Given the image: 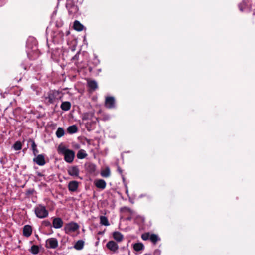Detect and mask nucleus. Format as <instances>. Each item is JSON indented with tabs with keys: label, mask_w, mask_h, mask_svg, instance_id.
Masks as SVG:
<instances>
[{
	"label": "nucleus",
	"mask_w": 255,
	"mask_h": 255,
	"mask_svg": "<svg viewBox=\"0 0 255 255\" xmlns=\"http://www.w3.org/2000/svg\"><path fill=\"white\" fill-rule=\"evenodd\" d=\"M57 151L59 154L64 155V160L69 163H72L75 158V152L70 149L66 147L62 144H60L57 148Z\"/></svg>",
	"instance_id": "f257e3e1"
},
{
	"label": "nucleus",
	"mask_w": 255,
	"mask_h": 255,
	"mask_svg": "<svg viewBox=\"0 0 255 255\" xmlns=\"http://www.w3.org/2000/svg\"><path fill=\"white\" fill-rule=\"evenodd\" d=\"M62 93L56 90L50 91L45 97V100L48 104H53L57 102L61 99Z\"/></svg>",
	"instance_id": "f03ea898"
},
{
	"label": "nucleus",
	"mask_w": 255,
	"mask_h": 255,
	"mask_svg": "<svg viewBox=\"0 0 255 255\" xmlns=\"http://www.w3.org/2000/svg\"><path fill=\"white\" fill-rule=\"evenodd\" d=\"M34 212L36 217L40 219L46 218L49 214L46 207L41 204H39L35 207Z\"/></svg>",
	"instance_id": "7ed1b4c3"
},
{
	"label": "nucleus",
	"mask_w": 255,
	"mask_h": 255,
	"mask_svg": "<svg viewBox=\"0 0 255 255\" xmlns=\"http://www.w3.org/2000/svg\"><path fill=\"white\" fill-rule=\"evenodd\" d=\"M58 246V240L55 238H50L46 240V246L47 248L55 249Z\"/></svg>",
	"instance_id": "20e7f679"
},
{
	"label": "nucleus",
	"mask_w": 255,
	"mask_h": 255,
	"mask_svg": "<svg viewBox=\"0 0 255 255\" xmlns=\"http://www.w3.org/2000/svg\"><path fill=\"white\" fill-rule=\"evenodd\" d=\"M105 106L108 109L115 107V99L114 97L107 96L105 98Z\"/></svg>",
	"instance_id": "39448f33"
},
{
	"label": "nucleus",
	"mask_w": 255,
	"mask_h": 255,
	"mask_svg": "<svg viewBox=\"0 0 255 255\" xmlns=\"http://www.w3.org/2000/svg\"><path fill=\"white\" fill-rule=\"evenodd\" d=\"M79 228V226L77 223L71 222L66 225L65 230L66 233L74 232L77 230Z\"/></svg>",
	"instance_id": "423d86ee"
},
{
	"label": "nucleus",
	"mask_w": 255,
	"mask_h": 255,
	"mask_svg": "<svg viewBox=\"0 0 255 255\" xmlns=\"http://www.w3.org/2000/svg\"><path fill=\"white\" fill-rule=\"evenodd\" d=\"M68 174L73 177H78L80 170L77 166H71L68 167L67 169Z\"/></svg>",
	"instance_id": "0eeeda50"
},
{
	"label": "nucleus",
	"mask_w": 255,
	"mask_h": 255,
	"mask_svg": "<svg viewBox=\"0 0 255 255\" xmlns=\"http://www.w3.org/2000/svg\"><path fill=\"white\" fill-rule=\"evenodd\" d=\"M107 248L113 253H116L119 249L118 244L113 241H109L106 244Z\"/></svg>",
	"instance_id": "6e6552de"
},
{
	"label": "nucleus",
	"mask_w": 255,
	"mask_h": 255,
	"mask_svg": "<svg viewBox=\"0 0 255 255\" xmlns=\"http://www.w3.org/2000/svg\"><path fill=\"white\" fill-rule=\"evenodd\" d=\"M33 161L39 166H43L46 163L44 155L39 154L33 159Z\"/></svg>",
	"instance_id": "1a4fd4ad"
},
{
	"label": "nucleus",
	"mask_w": 255,
	"mask_h": 255,
	"mask_svg": "<svg viewBox=\"0 0 255 255\" xmlns=\"http://www.w3.org/2000/svg\"><path fill=\"white\" fill-rule=\"evenodd\" d=\"M52 224L54 228L59 229L63 226V222L60 218L57 217L53 219Z\"/></svg>",
	"instance_id": "9d476101"
},
{
	"label": "nucleus",
	"mask_w": 255,
	"mask_h": 255,
	"mask_svg": "<svg viewBox=\"0 0 255 255\" xmlns=\"http://www.w3.org/2000/svg\"><path fill=\"white\" fill-rule=\"evenodd\" d=\"M32 232V227L29 225H25L23 228V234L25 237H29Z\"/></svg>",
	"instance_id": "9b49d317"
},
{
	"label": "nucleus",
	"mask_w": 255,
	"mask_h": 255,
	"mask_svg": "<svg viewBox=\"0 0 255 255\" xmlns=\"http://www.w3.org/2000/svg\"><path fill=\"white\" fill-rule=\"evenodd\" d=\"M94 184L96 187L101 189H105L106 186V182L103 179H97L95 180Z\"/></svg>",
	"instance_id": "f8f14e48"
},
{
	"label": "nucleus",
	"mask_w": 255,
	"mask_h": 255,
	"mask_svg": "<svg viewBox=\"0 0 255 255\" xmlns=\"http://www.w3.org/2000/svg\"><path fill=\"white\" fill-rule=\"evenodd\" d=\"M78 187V182L76 181H70L68 184V189L70 191H76Z\"/></svg>",
	"instance_id": "ddd939ff"
},
{
	"label": "nucleus",
	"mask_w": 255,
	"mask_h": 255,
	"mask_svg": "<svg viewBox=\"0 0 255 255\" xmlns=\"http://www.w3.org/2000/svg\"><path fill=\"white\" fill-rule=\"evenodd\" d=\"M67 8L68 9V11L70 14L74 15L78 11V8L75 5H71L68 4L67 5Z\"/></svg>",
	"instance_id": "4468645a"
},
{
	"label": "nucleus",
	"mask_w": 255,
	"mask_h": 255,
	"mask_svg": "<svg viewBox=\"0 0 255 255\" xmlns=\"http://www.w3.org/2000/svg\"><path fill=\"white\" fill-rule=\"evenodd\" d=\"M113 237L114 239L118 242H121L124 238L123 235L120 232L118 231L113 232Z\"/></svg>",
	"instance_id": "2eb2a0df"
},
{
	"label": "nucleus",
	"mask_w": 255,
	"mask_h": 255,
	"mask_svg": "<svg viewBox=\"0 0 255 255\" xmlns=\"http://www.w3.org/2000/svg\"><path fill=\"white\" fill-rule=\"evenodd\" d=\"M87 84L89 88L92 91L95 90L98 88L97 83L94 80H89Z\"/></svg>",
	"instance_id": "dca6fc26"
},
{
	"label": "nucleus",
	"mask_w": 255,
	"mask_h": 255,
	"mask_svg": "<svg viewBox=\"0 0 255 255\" xmlns=\"http://www.w3.org/2000/svg\"><path fill=\"white\" fill-rule=\"evenodd\" d=\"M60 107L62 110L66 111L70 110L71 104L69 102H63L62 103Z\"/></svg>",
	"instance_id": "f3484780"
},
{
	"label": "nucleus",
	"mask_w": 255,
	"mask_h": 255,
	"mask_svg": "<svg viewBox=\"0 0 255 255\" xmlns=\"http://www.w3.org/2000/svg\"><path fill=\"white\" fill-rule=\"evenodd\" d=\"M73 27L75 30L81 31L83 29L84 26L78 21L76 20L74 22Z\"/></svg>",
	"instance_id": "a211bd4d"
},
{
	"label": "nucleus",
	"mask_w": 255,
	"mask_h": 255,
	"mask_svg": "<svg viewBox=\"0 0 255 255\" xmlns=\"http://www.w3.org/2000/svg\"><path fill=\"white\" fill-rule=\"evenodd\" d=\"M150 240L154 245H155L158 241H160V238L156 234H151Z\"/></svg>",
	"instance_id": "6ab92c4d"
},
{
	"label": "nucleus",
	"mask_w": 255,
	"mask_h": 255,
	"mask_svg": "<svg viewBox=\"0 0 255 255\" xmlns=\"http://www.w3.org/2000/svg\"><path fill=\"white\" fill-rule=\"evenodd\" d=\"M111 172L109 167H106L101 172V175L103 177H109L110 176Z\"/></svg>",
	"instance_id": "aec40b11"
},
{
	"label": "nucleus",
	"mask_w": 255,
	"mask_h": 255,
	"mask_svg": "<svg viewBox=\"0 0 255 255\" xmlns=\"http://www.w3.org/2000/svg\"><path fill=\"white\" fill-rule=\"evenodd\" d=\"M84 242L82 240H78L74 245V248L77 250H80L83 248Z\"/></svg>",
	"instance_id": "412c9836"
},
{
	"label": "nucleus",
	"mask_w": 255,
	"mask_h": 255,
	"mask_svg": "<svg viewBox=\"0 0 255 255\" xmlns=\"http://www.w3.org/2000/svg\"><path fill=\"white\" fill-rule=\"evenodd\" d=\"M100 224L102 225L108 226L110 225L107 218L104 216L100 217Z\"/></svg>",
	"instance_id": "4be33fe9"
},
{
	"label": "nucleus",
	"mask_w": 255,
	"mask_h": 255,
	"mask_svg": "<svg viewBox=\"0 0 255 255\" xmlns=\"http://www.w3.org/2000/svg\"><path fill=\"white\" fill-rule=\"evenodd\" d=\"M65 131L62 128L59 127L56 131V135L58 138H61L64 136Z\"/></svg>",
	"instance_id": "5701e85b"
},
{
	"label": "nucleus",
	"mask_w": 255,
	"mask_h": 255,
	"mask_svg": "<svg viewBox=\"0 0 255 255\" xmlns=\"http://www.w3.org/2000/svg\"><path fill=\"white\" fill-rule=\"evenodd\" d=\"M87 154L84 150H80L77 154V158L80 159L85 158L87 156Z\"/></svg>",
	"instance_id": "b1692460"
},
{
	"label": "nucleus",
	"mask_w": 255,
	"mask_h": 255,
	"mask_svg": "<svg viewBox=\"0 0 255 255\" xmlns=\"http://www.w3.org/2000/svg\"><path fill=\"white\" fill-rule=\"evenodd\" d=\"M78 130L77 127L75 125L69 126L67 128V131L70 134H73L77 132Z\"/></svg>",
	"instance_id": "393cba45"
},
{
	"label": "nucleus",
	"mask_w": 255,
	"mask_h": 255,
	"mask_svg": "<svg viewBox=\"0 0 255 255\" xmlns=\"http://www.w3.org/2000/svg\"><path fill=\"white\" fill-rule=\"evenodd\" d=\"M144 248V245L141 243H137L133 245V249L136 251H140L143 250Z\"/></svg>",
	"instance_id": "a878e982"
},
{
	"label": "nucleus",
	"mask_w": 255,
	"mask_h": 255,
	"mask_svg": "<svg viewBox=\"0 0 255 255\" xmlns=\"http://www.w3.org/2000/svg\"><path fill=\"white\" fill-rule=\"evenodd\" d=\"M30 252L34 255H36L39 252V247L37 245H34L31 247Z\"/></svg>",
	"instance_id": "bb28decb"
},
{
	"label": "nucleus",
	"mask_w": 255,
	"mask_h": 255,
	"mask_svg": "<svg viewBox=\"0 0 255 255\" xmlns=\"http://www.w3.org/2000/svg\"><path fill=\"white\" fill-rule=\"evenodd\" d=\"M13 148L15 150H19L22 148V144L20 141H16L13 145Z\"/></svg>",
	"instance_id": "cd10ccee"
},
{
	"label": "nucleus",
	"mask_w": 255,
	"mask_h": 255,
	"mask_svg": "<svg viewBox=\"0 0 255 255\" xmlns=\"http://www.w3.org/2000/svg\"><path fill=\"white\" fill-rule=\"evenodd\" d=\"M151 234L150 233H145L141 236V238L144 241L150 240Z\"/></svg>",
	"instance_id": "c85d7f7f"
},
{
	"label": "nucleus",
	"mask_w": 255,
	"mask_h": 255,
	"mask_svg": "<svg viewBox=\"0 0 255 255\" xmlns=\"http://www.w3.org/2000/svg\"><path fill=\"white\" fill-rule=\"evenodd\" d=\"M31 147H32V149L34 155H36V154L38 152V151L37 149V146L34 141L32 142Z\"/></svg>",
	"instance_id": "c756f323"
},
{
	"label": "nucleus",
	"mask_w": 255,
	"mask_h": 255,
	"mask_svg": "<svg viewBox=\"0 0 255 255\" xmlns=\"http://www.w3.org/2000/svg\"><path fill=\"white\" fill-rule=\"evenodd\" d=\"M43 224L45 226H50V225H51V223H50L49 221H47V220L44 221L43 222Z\"/></svg>",
	"instance_id": "7c9ffc66"
},
{
	"label": "nucleus",
	"mask_w": 255,
	"mask_h": 255,
	"mask_svg": "<svg viewBox=\"0 0 255 255\" xmlns=\"http://www.w3.org/2000/svg\"><path fill=\"white\" fill-rule=\"evenodd\" d=\"M89 167L91 169L92 171H94L95 170V165L93 164H91L89 165Z\"/></svg>",
	"instance_id": "2f4dec72"
},
{
	"label": "nucleus",
	"mask_w": 255,
	"mask_h": 255,
	"mask_svg": "<svg viewBox=\"0 0 255 255\" xmlns=\"http://www.w3.org/2000/svg\"><path fill=\"white\" fill-rule=\"evenodd\" d=\"M154 255H160V254H161V251L160 250L157 249V250H156L154 253Z\"/></svg>",
	"instance_id": "473e14b6"
},
{
	"label": "nucleus",
	"mask_w": 255,
	"mask_h": 255,
	"mask_svg": "<svg viewBox=\"0 0 255 255\" xmlns=\"http://www.w3.org/2000/svg\"><path fill=\"white\" fill-rule=\"evenodd\" d=\"M118 171L121 174H122V169L118 166Z\"/></svg>",
	"instance_id": "72a5a7b5"
},
{
	"label": "nucleus",
	"mask_w": 255,
	"mask_h": 255,
	"mask_svg": "<svg viewBox=\"0 0 255 255\" xmlns=\"http://www.w3.org/2000/svg\"><path fill=\"white\" fill-rule=\"evenodd\" d=\"M78 57V54H76L73 57V59H77Z\"/></svg>",
	"instance_id": "f704fd0d"
}]
</instances>
